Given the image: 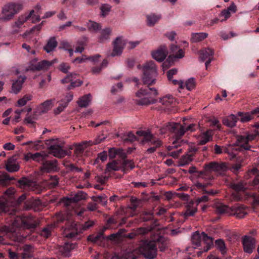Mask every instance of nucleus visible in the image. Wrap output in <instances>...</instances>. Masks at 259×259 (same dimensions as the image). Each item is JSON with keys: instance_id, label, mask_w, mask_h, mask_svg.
Returning a JSON list of instances; mask_svg holds the SVG:
<instances>
[{"instance_id": "12", "label": "nucleus", "mask_w": 259, "mask_h": 259, "mask_svg": "<svg viewBox=\"0 0 259 259\" xmlns=\"http://www.w3.org/2000/svg\"><path fill=\"white\" fill-rule=\"evenodd\" d=\"M248 212V208L243 204H237L231 207L230 215L238 219L244 218Z\"/></svg>"}, {"instance_id": "27", "label": "nucleus", "mask_w": 259, "mask_h": 259, "mask_svg": "<svg viewBox=\"0 0 259 259\" xmlns=\"http://www.w3.org/2000/svg\"><path fill=\"white\" fill-rule=\"evenodd\" d=\"M212 140V131L210 130H207L199 136L198 144L200 145H203Z\"/></svg>"}, {"instance_id": "64", "label": "nucleus", "mask_w": 259, "mask_h": 259, "mask_svg": "<svg viewBox=\"0 0 259 259\" xmlns=\"http://www.w3.org/2000/svg\"><path fill=\"white\" fill-rule=\"evenodd\" d=\"M36 117L34 115L27 116L24 119V122L27 124H34L35 122Z\"/></svg>"}, {"instance_id": "53", "label": "nucleus", "mask_w": 259, "mask_h": 259, "mask_svg": "<svg viewBox=\"0 0 259 259\" xmlns=\"http://www.w3.org/2000/svg\"><path fill=\"white\" fill-rule=\"evenodd\" d=\"M32 248V246L30 245H26L24 247V252L22 254L23 259L33 258V255L30 252V250Z\"/></svg>"}, {"instance_id": "17", "label": "nucleus", "mask_w": 259, "mask_h": 259, "mask_svg": "<svg viewBox=\"0 0 259 259\" xmlns=\"http://www.w3.org/2000/svg\"><path fill=\"white\" fill-rule=\"evenodd\" d=\"M244 251L248 253L252 252L255 247V240L253 238L245 235L242 239Z\"/></svg>"}, {"instance_id": "34", "label": "nucleus", "mask_w": 259, "mask_h": 259, "mask_svg": "<svg viewBox=\"0 0 259 259\" xmlns=\"http://www.w3.org/2000/svg\"><path fill=\"white\" fill-rule=\"evenodd\" d=\"M119 162L117 160H113L109 162L106 165L105 173L108 174L112 171H118L120 169Z\"/></svg>"}, {"instance_id": "14", "label": "nucleus", "mask_w": 259, "mask_h": 259, "mask_svg": "<svg viewBox=\"0 0 259 259\" xmlns=\"http://www.w3.org/2000/svg\"><path fill=\"white\" fill-rule=\"evenodd\" d=\"M125 43L122 37L120 36L117 37L113 41V50L111 56L114 57L119 56L121 54Z\"/></svg>"}, {"instance_id": "36", "label": "nucleus", "mask_w": 259, "mask_h": 259, "mask_svg": "<svg viewBox=\"0 0 259 259\" xmlns=\"http://www.w3.org/2000/svg\"><path fill=\"white\" fill-rule=\"evenodd\" d=\"M238 118L234 114H231L223 120V124L229 127H233L236 126Z\"/></svg>"}, {"instance_id": "5", "label": "nucleus", "mask_w": 259, "mask_h": 259, "mask_svg": "<svg viewBox=\"0 0 259 259\" xmlns=\"http://www.w3.org/2000/svg\"><path fill=\"white\" fill-rule=\"evenodd\" d=\"M95 225V222L94 221L89 220L83 224L82 226L78 225L74 222H73L71 224V228L69 229V232H67L65 231V236L68 238H77L78 235L82 233V231L86 230L91 227H93Z\"/></svg>"}, {"instance_id": "40", "label": "nucleus", "mask_w": 259, "mask_h": 259, "mask_svg": "<svg viewBox=\"0 0 259 259\" xmlns=\"http://www.w3.org/2000/svg\"><path fill=\"white\" fill-rule=\"evenodd\" d=\"M88 30L91 32H97L101 29V25L92 20H89L87 23Z\"/></svg>"}, {"instance_id": "15", "label": "nucleus", "mask_w": 259, "mask_h": 259, "mask_svg": "<svg viewBox=\"0 0 259 259\" xmlns=\"http://www.w3.org/2000/svg\"><path fill=\"white\" fill-rule=\"evenodd\" d=\"M197 149L192 148L187 153L183 155L179 161L178 166L188 165L193 160V157L197 151Z\"/></svg>"}, {"instance_id": "37", "label": "nucleus", "mask_w": 259, "mask_h": 259, "mask_svg": "<svg viewBox=\"0 0 259 259\" xmlns=\"http://www.w3.org/2000/svg\"><path fill=\"white\" fill-rule=\"evenodd\" d=\"M120 170L124 173H126V171L130 168L133 169L135 167L134 163L132 160L128 159H124L120 164Z\"/></svg>"}, {"instance_id": "54", "label": "nucleus", "mask_w": 259, "mask_h": 259, "mask_svg": "<svg viewBox=\"0 0 259 259\" xmlns=\"http://www.w3.org/2000/svg\"><path fill=\"white\" fill-rule=\"evenodd\" d=\"M196 85L195 79L194 77H191L185 82V87L187 90L191 91Z\"/></svg>"}, {"instance_id": "20", "label": "nucleus", "mask_w": 259, "mask_h": 259, "mask_svg": "<svg viewBox=\"0 0 259 259\" xmlns=\"http://www.w3.org/2000/svg\"><path fill=\"white\" fill-rule=\"evenodd\" d=\"M167 55V51L166 47L164 46H161L152 53L153 58L159 62H162L165 59Z\"/></svg>"}, {"instance_id": "38", "label": "nucleus", "mask_w": 259, "mask_h": 259, "mask_svg": "<svg viewBox=\"0 0 259 259\" xmlns=\"http://www.w3.org/2000/svg\"><path fill=\"white\" fill-rule=\"evenodd\" d=\"M91 98L90 94H87L79 98L77 102V104L80 107H87L90 104Z\"/></svg>"}, {"instance_id": "1", "label": "nucleus", "mask_w": 259, "mask_h": 259, "mask_svg": "<svg viewBox=\"0 0 259 259\" xmlns=\"http://www.w3.org/2000/svg\"><path fill=\"white\" fill-rule=\"evenodd\" d=\"M137 68H142V82L143 84L148 87L144 89L141 88L137 92L136 96L138 99L135 102L139 105L154 104L156 102L155 97L157 96L158 92L156 88H150L149 86L156 83L158 75L157 67L153 61H150L147 62L143 66L140 64L138 65Z\"/></svg>"}, {"instance_id": "18", "label": "nucleus", "mask_w": 259, "mask_h": 259, "mask_svg": "<svg viewBox=\"0 0 259 259\" xmlns=\"http://www.w3.org/2000/svg\"><path fill=\"white\" fill-rule=\"evenodd\" d=\"M56 160H46L43 162L40 167V170L43 172H51L56 171L58 169Z\"/></svg>"}, {"instance_id": "42", "label": "nucleus", "mask_w": 259, "mask_h": 259, "mask_svg": "<svg viewBox=\"0 0 259 259\" xmlns=\"http://www.w3.org/2000/svg\"><path fill=\"white\" fill-rule=\"evenodd\" d=\"M111 32V29L110 28H106L101 30L100 35L99 37V40L100 42H103L109 38Z\"/></svg>"}, {"instance_id": "7", "label": "nucleus", "mask_w": 259, "mask_h": 259, "mask_svg": "<svg viewBox=\"0 0 259 259\" xmlns=\"http://www.w3.org/2000/svg\"><path fill=\"white\" fill-rule=\"evenodd\" d=\"M37 59H34L30 61L27 70L39 71L47 70L51 66L57 62L56 59L49 61L46 60L37 62Z\"/></svg>"}, {"instance_id": "49", "label": "nucleus", "mask_w": 259, "mask_h": 259, "mask_svg": "<svg viewBox=\"0 0 259 259\" xmlns=\"http://www.w3.org/2000/svg\"><path fill=\"white\" fill-rule=\"evenodd\" d=\"M174 101L175 99L170 95L166 96L160 99V102L167 107L172 104Z\"/></svg>"}, {"instance_id": "11", "label": "nucleus", "mask_w": 259, "mask_h": 259, "mask_svg": "<svg viewBox=\"0 0 259 259\" xmlns=\"http://www.w3.org/2000/svg\"><path fill=\"white\" fill-rule=\"evenodd\" d=\"M137 134L140 137H143V142H148L153 145L155 147L157 148L161 145V142L157 138L153 137V136L149 132L144 131H140L137 132Z\"/></svg>"}, {"instance_id": "24", "label": "nucleus", "mask_w": 259, "mask_h": 259, "mask_svg": "<svg viewBox=\"0 0 259 259\" xmlns=\"http://www.w3.org/2000/svg\"><path fill=\"white\" fill-rule=\"evenodd\" d=\"M25 79V76H19L17 79L14 80L12 85L11 93L15 94L19 93Z\"/></svg>"}, {"instance_id": "50", "label": "nucleus", "mask_w": 259, "mask_h": 259, "mask_svg": "<svg viewBox=\"0 0 259 259\" xmlns=\"http://www.w3.org/2000/svg\"><path fill=\"white\" fill-rule=\"evenodd\" d=\"M48 156V155L44 152H36L35 153V158H33V160L42 164L43 162L47 159Z\"/></svg>"}, {"instance_id": "3", "label": "nucleus", "mask_w": 259, "mask_h": 259, "mask_svg": "<svg viewBox=\"0 0 259 259\" xmlns=\"http://www.w3.org/2000/svg\"><path fill=\"white\" fill-rule=\"evenodd\" d=\"M22 8L23 5L20 3L11 2L6 4L2 9L3 16L1 20L3 21L11 20Z\"/></svg>"}, {"instance_id": "61", "label": "nucleus", "mask_w": 259, "mask_h": 259, "mask_svg": "<svg viewBox=\"0 0 259 259\" xmlns=\"http://www.w3.org/2000/svg\"><path fill=\"white\" fill-rule=\"evenodd\" d=\"M107 152L105 151H103L102 152L98 153V157L95 160V163H97L98 162L99 159L101 160L102 161H105L107 160Z\"/></svg>"}, {"instance_id": "4", "label": "nucleus", "mask_w": 259, "mask_h": 259, "mask_svg": "<svg viewBox=\"0 0 259 259\" xmlns=\"http://www.w3.org/2000/svg\"><path fill=\"white\" fill-rule=\"evenodd\" d=\"M139 251L147 259H154L157 256V248L153 240H145L139 247Z\"/></svg>"}, {"instance_id": "43", "label": "nucleus", "mask_w": 259, "mask_h": 259, "mask_svg": "<svg viewBox=\"0 0 259 259\" xmlns=\"http://www.w3.org/2000/svg\"><path fill=\"white\" fill-rule=\"evenodd\" d=\"M161 18L160 15H156L155 14H151L147 16V24L148 26H153Z\"/></svg>"}, {"instance_id": "41", "label": "nucleus", "mask_w": 259, "mask_h": 259, "mask_svg": "<svg viewBox=\"0 0 259 259\" xmlns=\"http://www.w3.org/2000/svg\"><path fill=\"white\" fill-rule=\"evenodd\" d=\"M255 114V113H252V111L250 112H238L237 115L240 117V121L242 122H246L250 121L253 118V115Z\"/></svg>"}, {"instance_id": "23", "label": "nucleus", "mask_w": 259, "mask_h": 259, "mask_svg": "<svg viewBox=\"0 0 259 259\" xmlns=\"http://www.w3.org/2000/svg\"><path fill=\"white\" fill-rule=\"evenodd\" d=\"M104 139H105L104 137L103 138H101V139H99L98 138L96 139L94 141H83V142H82L80 143H78L76 145L75 150L78 151L79 152H82L87 146L98 144L100 143L101 142H102L104 140Z\"/></svg>"}, {"instance_id": "16", "label": "nucleus", "mask_w": 259, "mask_h": 259, "mask_svg": "<svg viewBox=\"0 0 259 259\" xmlns=\"http://www.w3.org/2000/svg\"><path fill=\"white\" fill-rule=\"evenodd\" d=\"M210 185V183H202L199 181L195 182L194 184V186L197 189L200 190L202 194H205L207 196H214L218 193L219 191L213 189L207 190L206 189V187Z\"/></svg>"}, {"instance_id": "35", "label": "nucleus", "mask_w": 259, "mask_h": 259, "mask_svg": "<svg viewBox=\"0 0 259 259\" xmlns=\"http://www.w3.org/2000/svg\"><path fill=\"white\" fill-rule=\"evenodd\" d=\"M213 53V50L210 48L203 49L200 51L199 59L201 61L204 62L209 58H212Z\"/></svg>"}, {"instance_id": "19", "label": "nucleus", "mask_w": 259, "mask_h": 259, "mask_svg": "<svg viewBox=\"0 0 259 259\" xmlns=\"http://www.w3.org/2000/svg\"><path fill=\"white\" fill-rule=\"evenodd\" d=\"M203 241L205 244V246L203 249L197 252V256H200L203 252H207L209 250L213 245V239L211 237L208 236L205 232H202Z\"/></svg>"}, {"instance_id": "2", "label": "nucleus", "mask_w": 259, "mask_h": 259, "mask_svg": "<svg viewBox=\"0 0 259 259\" xmlns=\"http://www.w3.org/2000/svg\"><path fill=\"white\" fill-rule=\"evenodd\" d=\"M38 224V221L32 215L25 214L16 216L12 223V226H4L0 228V233L7 234L14 232L16 231L14 227L25 229H35Z\"/></svg>"}, {"instance_id": "44", "label": "nucleus", "mask_w": 259, "mask_h": 259, "mask_svg": "<svg viewBox=\"0 0 259 259\" xmlns=\"http://www.w3.org/2000/svg\"><path fill=\"white\" fill-rule=\"evenodd\" d=\"M85 195L86 194L82 191H79L75 194L71 198H67V201L76 202L84 199L85 197Z\"/></svg>"}, {"instance_id": "46", "label": "nucleus", "mask_w": 259, "mask_h": 259, "mask_svg": "<svg viewBox=\"0 0 259 259\" xmlns=\"http://www.w3.org/2000/svg\"><path fill=\"white\" fill-rule=\"evenodd\" d=\"M170 50L173 53H175L178 50V52H177L174 55V58L181 59L184 57V52L182 49H179L177 45H171Z\"/></svg>"}, {"instance_id": "6", "label": "nucleus", "mask_w": 259, "mask_h": 259, "mask_svg": "<svg viewBox=\"0 0 259 259\" xmlns=\"http://www.w3.org/2000/svg\"><path fill=\"white\" fill-rule=\"evenodd\" d=\"M167 131L174 133L176 139H181L184 135L181 124L179 123H166L160 128V132L161 134H166Z\"/></svg>"}, {"instance_id": "28", "label": "nucleus", "mask_w": 259, "mask_h": 259, "mask_svg": "<svg viewBox=\"0 0 259 259\" xmlns=\"http://www.w3.org/2000/svg\"><path fill=\"white\" fill-rule=\"evenodd\" d=\"M54 100H48L41 104L37 108V111L39 114H41L47 113L53 106Z\"/></svg>"}, {"instance_id": "63", "label": "nucleus", "mask_w": 259, "mask_h": 259, "mask_svg": "<svg viewBox=\"0 0 259 259\" xmlns=\"http://www.w3.org/2000/svg\"><path fill=\"white\" fill-rule=\"evenodd\" d=\"M59 69L61 72L67 73L70 70V66L67 63H62L60 65Z\"/></svg>"}, {"instance_id": "57", "label": "nucleus", "mask_w": 259, "mask_h": 259, "mask_svg": "<svg viewBox=\"0 0 259 259\" xmlns=\"http://www.w3.org/2000/svg\"><path fill=\"white\" fill-rule=\"evenodd\" d=\"M111 7L108 4H103L101 6V15L106 16L111 10Z\"/></svg>"}, {"instance_id": "47", "label": "nucleus", "mask_w": 259, "mask_h": 259, "mask_svg": "<svg viewBox=\"0 0 259 259\" xmlns=\"http://www.w3.org/2000/svg\"><path fill=\"white\" fill-rule=\"evenodd\" d=\"M91 199L95 202H100L103 206H105L107 203V197L104 194L100 196H93Z\"/></svg>"}, {"instance_id": "30", "label": "nucleus", "mask_w": 259, "mask_h": 259, "mask_svg": "<svg viewBox=\"0 0 259 259\" xmlns=\"http://www.w3.org/2000/svg\"><path fill=\"white\" fill-rule=\"evenodd\" d=\"M158 245L159 250L161 252L164 251L167 248L168 240L167 238L163 236H158L155 240H153Z\"/></svg>"}, {"instance_id": "32", "label": "nucleus", "mask_w": 259, "mask_h": 259, "mask_svg": "<svg viewBox=\"0 0 259 259\" xmlns=\"http://www.w3.org/2000/svg\"><path fill=\"white\" fill-rule=\"evenodd\" d=\"M208 35L206 32H193L191 34V41L193 43L200 42L207 38Z\"/></svg>"}, {"instance_id": "52", "label": "nucleus", "mask_w": 259, "mask_h": 259, "mask_svg": "<svg viewBox=\"0 0 259 259\" xmlns=\"http://www.w3.org/2000/svg\"><path fill=\"white\" fill-rule=\"evenodd\" d=\"M103 237V232H99L97 235H90L88 237V240L93 243H97Z\"/></svg>"}, {"instance_id": "8", "label": "nucleus", "mask_w": 259, "mask_h": 259, "mask_svg": "<svg viewBox=\"0 0 259 259\" xmlns=\"http://www.w3.org/2000/svg\"><path fill=\"white\" fill-rule=\"evenodd\" d=\"M259 134H249L246 136L238 135L237 136V140L235 145L240 146V150H250L251 146L249 142L255 139Z\"/></svg>"}, {"instance_id": "29", "label": "nucleus", "mask_w": 259, "mask_h": 259, "mask_svg": "<svg viewBox=\"0 0 259 259\" xmlns=\"http://www.w3.org/2000/svg\"><path fill=\"white\" fill-rule=\"evenodd\" d=\"M76 246L75 243L67 242L60 247L59 250L64 256H68L70 255V252L75 248Z\"/></svg>"}, {"instance_id": "58", "label": "nucleus", "mask_w": 259, "mask_h": 259, "mask_svg": "<svg viewBox=\"0 0 259 259\" xmlns=\"http://www.w3.org/2000/svg\"><path fill=\"white\" fill-rule=\"evenodd\" d=\"M123 139L125 142H133L137 140V137L132 132H130L123 136Z\"/></svg>"}, {"instance_id": "48", "label": "nucleus", "mask_w": 259, "mask_h": 259, "mask_svg": "<svg viewBox=\"0 0 259 259\" xmlns=\"http://www.w3.org/2000/svg\"><path fill=\"white\" fill-rule=\"evenodd\" d=\"M12 180L6 172H3L0 174V186H5L9 182Z\"/></svg>"}, {"instance_id": "10", "label": "nucleus", "mask_w": 259, "mask_h": 259, "mask_svg": "<svg viewBox=\"0 0 259 259\" xmlns=\"http://www.w3.org/2000/svg\"><path fill=\"white\" fill-rule=\"evenodd\" d=\"M227 168V165L225 163H218L217 162H211L206 164L204 166V171H199V175L201 176L205 172L215 171L221 172Z\"/></svg>"}, {"instance_id": "55", "label": "nucleus", "mask_w": 259, "mask_h": 259, "mask_svg": "<svg viewBox=\"0 0 259 259\" xmlns=\"http://www.w3.org/2000/svg\"><path fill=\"white\" fill-rule=\"evenodd\" d=\"M32 98V95H25L22 98L19 99L17 101L18 106L19 107H22L25 105L27 102L31 100Z\"/></svg>"}, {"instance_id": "45", "label": "nucleus", "mask_w": 259, "mask_h": 259, "mask_svg": "<svg viewBox=\"0 0 259 259\" xmlns=\"http://www.w3.org/2000/svg\"><path fill=\"white\" fill-rule=\"evenodd\" d=\"M231 207L222 204H218L216 206V212L219 214L228 213L230 214Z\"/></svg>"}, {"instance_id": "31", "label": "nucleus", "mask_w": 259, "mask_h": 259, "mask_svg": "<svg viewBox=\"0 0 259 259\" xmlns=\"http://www.w3.org/2000/svg\"><path fill=\"white\" fill-rule=\"evenodd\" d=\"M34 10H32L30 11L29 13L27 15H21L20 16L18 20L13 24L12 27L13 28L16 27L17 28H20V27L29 18L32 16V14H34Z\"/></svg>"}, {"instance_id": "25", "label": "nucleus", "mask_w": 259, "mask_h": 259, "mask_svg": "<svg viewBox=\"0 0 259 259\" xmlns=\"http://www.w3.org/2000/svg\"><path fill=\"white\" fill-rule=\"evenodd\" d=\"M6 168L10 172L17 171L20 168L19 165L14 157L10 158L6 163Z\"/></svg>"}, {"instance_id": "9", "label": "nucleus", "mask_w": 259, "mask_h": 259, "mask_svg": "<svg viewBox=\"0 0 259 259\" xmlns=\"http://www.w3.org/2000/svg\"><path fill=\"white\" fill-rule=\"evenodd\" d=\"M15 190L13 188L8 189L4 195L0 198V213L7 212L9 211V202L13 197Z\"/></svg>"}, {"instance_id": "51", "label": "nucleus", "mask_w": 259, "mask_h": 259, "mask_svg": "<svg viewBox=\"0 0 259 259\" xmlns=\"http://www.w3.org/2000/svg\"><path fill=\"white\" fill-rule=\"evenodd\" d=\"M215 245L222 254H224L226 252L225 244L223 239H219L216 240L215 241Z\"/></svg>"}, {"instance_id": "56", "label": "nucleus", "mask_w": 259, "mask_h": 259, "mask_svg": "<svg viewBox=\"0 0 259 259\" xmlns=\"http://www.w3.org/2000/svg\"><path fill=\"white\" fill-rule=\"evenodd\" d=\"M76 76H74L72 78V80L70 81V84L67 88L68 90H70L74 87H79L82 84V82L80 80H74L76 78Z\"/></svg>"}, {"instance_id": "59", "label": "nucleus", "mask_w": 259, "mask_h": 259, "mask_svg": "<svg viewBox=\"0 0 259 259\" xmlns=\"http://www.w3.org/2000/svg\"><path fill=\"white\" fill-rule=\"evenodd\" d=\"M59 183L58 178L57 176H51L50 178V181L48 184L51 188H54L58 185Z\"/></svg>"}, {"instance_id": "22", "label": "nucleus", "mask_w": 259, "mask_h": 259, "mask_svg": "<svg viewBox=\"0 0 259 259\" xmlns=\"http://www.w3.org/2000/svg\"><path fill=\"white\" fill-rule=\"evenodd\" d=\"M193 201L191 200L187 202L186 205V210L184 212V218L186 219L189 217L194 216L197 211V205Z\"/></svg>"}, {"instance_id": "60", "label": "nucleus", "mask_w": 259, "mask_h": 259, "mask_svg": "<svg viewBox=\"0 0 259 259\" xmlns=\"http://www.w3.org/2000/svg\"><path fill=\"white\" fill-rule=\"evenodd\" d=\"M61 103L59 106L54 110V113L56 114L60 113L67 106V102H64L63 100H61Z\"/></svg>"}, {"instance_id": "39", "label": "nucleus", "mask_w": 259, "mask_h": 259, "mask_svg": "<svg viewBox=\"0 0 259 259\" xmlns=\"http://www.w3.org/2000/svg\"><path fill=\"white\" fill-rule=\"evenodd\" d=\"M230 187L236 192L244 191L247 189L246 183L243 181L232 183Z\"/></svg>"}, {"instance_id": "26", "label": "nucleus", "mask_w": 259, "mask_h": 259, "mask_svg": "<svg viewBox=\"0 0 259 259\" xmlns=\"http://www.w3.org/2000/svg\"><path fill=\"white\" fill-rule=\"evenodd\" d=\"M50 153L55 157L62 158L66 155V151L60 145H51L49 147Z\"/></svg>"}, {"instance_id": "21", "label": "nucleus", "mask_w": 259, "mask_h": 259, "mask_svg": "<svg viewBox=\"0 0 259 259\" xmlns=\"http://www.w3.org/2000/svg\"><path fill=\"white\" fill-rule=\"evenodd\" d=\"M180 140V139H177V140L174 141L172 142V144L171 145H169L168 146H167V151H168V153H167V155L170 156H171L175 158H177L179 155L180 154V153H182V149H176V150H175L174 151H172V150L173 149H176L177 148V147L180 145V142L179 141ZM182 141H181V142Z\"/></svg>"}, {"instance_id": "33", "label": "nucleus", "mask_w": 259, "mask_h": 259, "mask_svg": "<svg viewBox=\"0 0 259 259\" xmlns=\"http://www.w3.org/2000/svg\"><path fill=\"white\" fill-rule=\"evenodd\" d=\"M57 46V42L56 38L54 36H52L49 39L47 44L44 47V49L47 53H49L54 51Z\"/></svg>"}, {"instance_id": "62", "label": "nucleus", "mask_w": 259, "mask_h": 259, "mask_svg": "<svg viewBox=\"0 0 259 259\" xmlns=\"http://www.w3.org/2000/svg\"><path fill=\"white\" fill-rule=\"evenodd\" d=\"M74 76H77V74L75 73H71L67 75H66L64 78L61 80V82L62 83H66L68 82H70L71 81V79Z\"/></svg>"}, {"instance_id": "13", "label": "nucleus", "mask_w": 259, "mask_h": 259, "mask_svg": "<svg viewBox=\"0 0 259 259\" xmlns=\"http://www.w3.org/2000/svg\"><path fill=\"white\" fill-rule=\"evenodd\" d=\"M203 239V236L201 234H200L198 231H196L193 233L191 237V241L192 246H188L186 248V252L190 254H193L192 251L201 245V239Z\"/></svg>"}]
</instances>
